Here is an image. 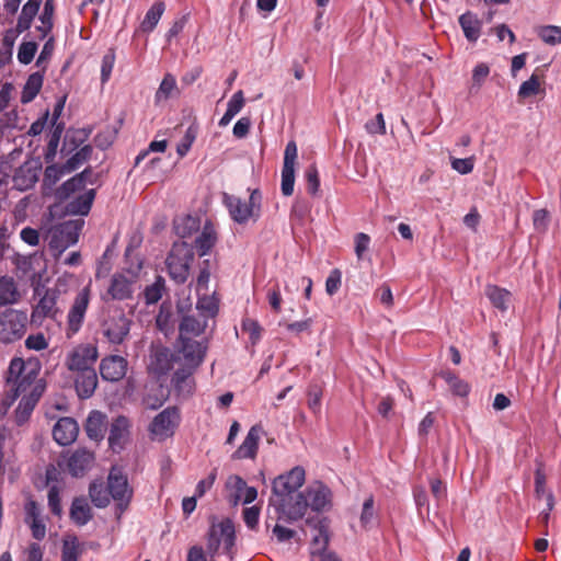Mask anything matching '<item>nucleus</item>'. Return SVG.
<instances>
[{
  "mask_svg": "<svg viewBox=\"0 0 561 561\" xmlns=\"http://www.w3.org/2000/svg\"><path fill=\"white\" fill-rule=\"evenodd\" d=\"M217 241V233L214 226L207 222L201 234L195 240V248L201 256L206 255Z\"/></svg>",
  "mask_w": 561,
  "mask_h": 561,
  "instance_id": "nucleus-35",
  "label": "nucleus"
},
{
  "mask_svg": "<svg viewBox=\"0 0 561 561\" xmlns=\"http://www.w3.org/2000/svg\"><path fill=\"white\" fill-rule=\"evenodd\" d=\"M196 310L201 318L213 320L218 313V299L215 295L209 296L207 293H202L198 295Z\"/></svg>",
  "mask_w": 561,
  "mask_h": 561,
  "instance_id": "nucleus-36",
  "label": "nucleus"
},
{
  "mask_svg": "<svg viewBox=\"0 0 561 561\" xmlns=\"http://www.w3.org/2000/svg\"><path fill=\"white\" fill-rule=\"evenodd\" d=\"M306 480L305 469L300 466L294 467L287 473L278 476L273 482V494L276 500H273V504L277 507L280 513V505L288 501L289 497L296 496L294 494Z\"/></svg>",
  "mask_w": 561,
  "mask_h": 561,
  "instance_id": "nucleus-6",
  "label": "nucleus"
},
{
  "mask_svg": "<svg viewBox=\"0 0 561 561\" xmlns=\"http://www.w3.org/2000/svg\"><path fill=\"white\" fill-rule=\"evenodd\" d=\"M65 174H68V172H66V171H65V167H64V164H62V165H57V164L48 165V167L45 169V172H44V182H45L47 185H54V184H56V183L61 179V176H64Z\"/></svg>",
  "mask_w": 561,
  "mask_h": 561,
  "instance_id": "nucleus-60",
  "label": "nucleus"
},
{
  "mask_svg": "<svg viewBox=\"0 0 561 561\" xmlns=\"http://www.w3.org/2000/svg\"><path fill=\"white\" fill-rule=\"evenodd\" d=\"M84 547L76 535H67L62 539L61 561H79L83 554Z\"/></svg>",
  "mask_w": 561,
  "mask_h": 561,
  "instance_id": "nucleus-32",
  "label": "nucleus"
},
{
  "mask_svg": "<svg viewBox=\"0 0 561 561\" xmlns=\"http://www.w3.org/2000/svg\"><path fill=\"white\" fill-rule=\"evenodd\" d=\"M316 534L312 536L311 545H310V561H317V556L328 550L329 545V533L325 525L319 523V526L316 527Z\"/></svg>",
  "mask_w": 561,
  "mask_h": 561,
  "instance_id": "nucleus-38",
  "label": "nucleus"
},
{
  "mask_svg": "<svg viewBox=\"0 0 561 561\" xmlns=\"http://www.w3.org/2000/svg\"><path fill=\"white\" fill-rule=\"evenodd\" d=\"M176 91H178V85H176L175 77L171 73H167L164 76V78L162 79V81L156 92L154 100L157 103L167 101Z\"/></svg>",
  "mask_w": 561,
  "mask_h": 561,
  "instance_id": "nucleus-46",
  "label": "nucleus"
},
{
  "mask_svg": "<svg viewBox=\"0 0 561 561\" xmlns=\"http://www.w3.org/2000/svg\"><path fill=\"white\" fill-rule=\"evenodd\" d=\"M365 128L367 133L375 135H383L386 134V123L383 119V115L381 113H378L376 117L365 124Z\"/></svg>",
  "mask_w": 561,
  "mask_h": 561,
  "instance_id": "nucleus-64",
  "label": "nucleus"
},
{
  "mask_svg": "<svg viewBox=\"0 0 561 561\" xmlns=\"http://www.w3.org/2000/svg\"><path fill=\"white\" fill-rule=\"evenodd\" d=\"M89 495L96 507H106L110 503V492L102 483L93 482L89 488Z\"/></svg>",
  "mask_w": 561,
  "mask_h": 561,
  "instance_id": "nucleus-47",
  "label": "nucleus"
},
{
  "mask_svg": "<svg viewBox=\"0 0 561 561\" xmlns=\"http://www.w3.org/2000/svg\"><path fill=\"white\" fill-rule=\"evenodd\" d=\"M195 370V367L183 365L176 368L172 377V385L180 396L188 397L193 393L195 387L193 374Z\"/></svg>",
  "mask_w": 561,
  "mask_h": 561,
  "instance_id": "nucleus-20",
  "label": "nucleus"
},
{
  "mask_svg": "<svg viewBox=\"0 0 561 561\" xmlns=\"http://www.w3.org/2000/svg\"><path fill=\"white\" fill-rule=\"evenodd\" d=\"M172 368V358L168 350H157L149 364V369L157 376L165 375Z\"/></svg>",
  "mask_w": 561,
  "mask_h": 561,
  "instance_id": "nucleus-37",
  "label": "nucleus"
},
{
  "mask_svg": "<svg viewBox=\"0 0 561 561\" xmlns=\"http://www.w3.org/2000/svg\"><path fill=\"white\" fill-rule=\"evenodd\" d=\"M114 64L115 53L113 49H108L107 53L102 57L101 62V81L103 84L110 80Z\"/></svg>",
  "mask_w": 561,
  "mask_h": 561,
  "instance_id": "nucleus-57",
  "label": "nucleus"
},
{
  "mask_svg": "<svg viewBox=\"0 0 561 561\" xmlns=\"http://www.w3.org/2000/svg\"><path fill=\"white\" fill-rule=\"evenodd\" d=\"M42 391L37 387L28 394L24 396L14 411V421L21 426L24 425L31 417L34 408L36 407Z\"/></svg>",
  "mask_w": 561,
  "mask_h": 561,
  "instance_id": "nucleus-25",
  "label": "nucleus"
},
{
  "mask_svg": "<svg viewBox=\"0 0 561 561\" xmlns=\"http://www.w3.org/2000/svg\"><path fill=\"white\" fill-rule=\"evenodd\" d=\"M37 51V44L35 42H23L18 50V60L23 65H28L34 59Z\"/></svg>",
  "mask_w": 561,
  "mask_h": 561,
  "instance_id": "nucleus-56",
  "label": "nucleus"
},
{
  "mask_svg": "<svg viewBox=\"0 0 561 561\" xmlns=\"http://www.w3.org/2000/svg\"><path fill=\"white\" fill-rule=\"evenodd\" d=\"M164 282L161 277L145 289V300L148 305L158 302L162 297Z\"/></svg>",
  "mask_w": 561,
  "mask_h": 561,
  "instance_id": "nucleus-54",
  "label": "nucleus"
},
{
  "mask_svg": "<svg viewBox=\"0 0 561 561\" xmlns=\"http://www.w3.org/2000/svg\"><path fill=\"white\" fill-rule=\"evenodd\" d=\"M133 284L122 274L113 275L107 289V295L114 300H125L131 297Z\"/></svg>",
  "mask_w": 561,
  "mask_h": 561,
  "instance_id": "nucleus-30",
  "label": "nucleus"
},
{
  "mask_svg": "<svg viewBox=\"0 0 561 561\" xmlns=\"http://www.w3.org/2000/svg\"><path fill=\"white\" fill-rule=\"evenodd\" d=\"M180 415L175 408H167L150 424V433L154 439L163 440L173 435Z\"/></svg>",
  "mask_w": 561,
  "mask_h": 561,
  "instance_id": "nucleus-14",
  "label": "nucleus"
},
{
  "mask_svg": "<svg viewBox=\"0 0 561 561\" xmlns=\"http://www.w3.org/2000/svg\"><path fill=\"white\" fill-rule=\"evenodd\" d=\"M41 167L35 161H27L15 170L13 175V187L19 191H26L34 186L38 180Z\"/></svg>",
  "mask_w": 561,
  "mask_h": 561,
  "instance_id": "nucleus-17",
  "label": "nucleus"
},
{
  "mask_svg": "<svg viewBox=\"0 0 561 561\" xmlns=\"http://www.w3.org/2000/svg\"><path fill=\"white\" fill-rule=\"evenodd\" d=\"M106 424L107 421L104 413L96 410L91 411L84 425L88 437L95 442L102 440L105 435Z\"/></svg>",
  "mask_w": 561,
  "mask_h": 561,
  "instance_id": "nucleus-26",
  "label": "nucleus"
},
{
  "mask_svg": "<svg viewBox=\"0 0 561 561\" xmlns=\"http://www.w3.org/2000/svg\"><path fill=\"white\" fill-rule=\"evenodd\" d=\"M57 297L55 289H46L32 312V319L37 321L46 317L54 318L57 313Z\"/></svg>",
  "mask_w": 561,
  "mask_h": 561,
  "instance_id": "nucleus-24",
  "label": "nucleus"
},
{
  "mask_svg": "<svg viewBox=\"0 0 561 561\" xmlns=\"http://www.w3.org/2000/svg\"><path fill=\"white\" fill-rule=\"evenodd\" d=\"M91 174L92 172L89 169H85L81 173L66 181L59 188V195L67 197L77 191L83 190L85 187L87 179L91 176Z\"/></svg>",
  "mask_w": 561,
  "mask_h": 561,
  "instance_id": "nucleus-43",
  "label": "nucleus"
},
{
  "mask_svg": "<svg viewBox=\"0 0 561 561\" xmlns=\"http://www.w3.org/2000/svg\"><path fill=\"white\" fill-rule=\"evenodd\" d=\"M127 370V360L123 356L111 355L104 357L100 364V374L104 380L118 381L123 379Z\"/></svg>",
  "mask_w": 561,
  "mask_h": 561,
  "instance_id": "nucleus-16",
  "label": "nucleus"
},
{
  "mask_svg": "<svg viewBox=\"0 0 561 561\" xmlns=\"http://www.w3.org/2000/svg\"><path fill=\"white\" fill-rule=\"evenodd\" d=\"M196 136H197V127L191 125L186 129L183 138L181 139L180 144L176 147V152L180 157L186 156V153L190 151L193 142L195 141Z\"/></svg>",
  "mask_w": 561,
  "mask_h": 561,
  "instance_id": "nucleus-52",
  "label": "nucleus"
},
{
  "mask_svg": "<svg viewBox=\"0 0 561 561\" xmlns=\"http://www.w3.org/2000/svg\"><path fill=\"white\" fill-rule=\"evenodd\" d=\"M164 3L156 2L151 5V8L147 11L141 24L140 30L145 33H150L157 26L160 21L163 12H164Z\"/></svg>",
  "mask_w": 561,
  "mask_h": 561,
  "instance_id": "nucleus-44",
  "label": "nucleus"
},
{
  "mask_svg": "<svg viewBox=\"0 0 561 561\" xmlns=\"http://www.w3.org/2000/svg\"><path fill=\"white\" fill-rule=\"evenodd\" d=\"M199 229V221L193 216H183L174 220L175 233L181 238L190 237Z\"/></svg>",
  "mask_w": 561,
  "mask_h": 561,
  "instance_id": "nucleus-45",
  "label": "nucleus"
},
{
  "mask_svg": "<svg viewBox=\"0 0 561 561\" xmlns=\"http://www.w3.org/2000/svg\"><path fill=\"white\" fill-rule=\"evenodd\" d=\"M43 73L37 71L30 75L21 94V102L24 104L32 102L39 93L43 85Z\"/></svg>",
  "mask_w": 561,
  "mask_h": 561,
  "instance_id": "nucleus-39",
  "label": "nucleus"
},
{
  "mask_svg": "<svg viewBox=\"0 0 561 561\" xmlns=\"http://www.w3.org/2000/svg\"><path fill=\"white\" fill-rule=\"evenodd\" d=\"M208 325V320L205 318H196L195 316L183 317L180 323V339H192L204 333Z\"/></svg>",
  "mask_w": 561,
  "mask_h": 561,
  "instance_id": "nucleus-29",
  "label": "nucleus"
},
{
  "mask_svg": "<svg viewBox=\"0 0 561 561\" xmlns=\"http://www.w3.org/2000/svg\"><path fill=\"white\" fill-rule=\"evenodd\" d=\"M131 321L123 310L115 309L110 312L101 324L103 336L111 343L119 345L128 336Z\"/></svg>",
  "mask_w": 561,
  "mask_h": 561,
  "instance_id": "nucleus-11",
  "label": "nucleus"
},
{
  "mask_svg": "<svg viewBox=\"0 0 561 561\" xmlns=\"http://www.w3.org/2000/svg\"><path fill=\"white\" fill-rule=\"evenodd\" d=\"M180 342L181 346L173 360L179 365L197 368L206 354V343L193 339H180Z\"/></svg>",
  "mask_w": 561,
  "mask_h": 561,
  "instance_id": "nucleus-13",
  "label": "nucleus"
},
{
  "mask_svg": "<svg viewBox=\"0 0 561 561\" xmlns=\"http://www.w3.org/2000/svg\"><path fill=\"white\" fill-rule=\"evenodd\" d=\"M539 37L549 45L561 43V27L556 25H547L539 30Z\"/></svg>",
  "mask_w": 561,
  "mask_h": 561,
  "instance_id": "nucleus-55",
  "label": "nucleus"
},
{
  "mask_svg": "<svg viewBox=\"0 0 561 561\" xmlns=\"http://www.w3.org/2000/svg\"><path fill=\"white\" fill-rule=\"evenodd\" d=\"M260 507L256 505L244 508L243 520L248 528L255 529L259 524Z\"/></svg>",
  "mask_w": 561,
  "mask_h": 561,
  "instance_id": "nucleus-63",
  "label": "nucleus"
},
{
  "mask_svg": "<svg viewBox=\"0 0 561 561\" xmlns=\"http://www.w3.org/2000/svg\"><path fill=\"white\" fill-rule=\"evenodd\" d=\"M413 497L417 512L421 516L430 515V504L427 500L426 490L424 486H415L413 490Z\"/></svg>",
  "mask_w": 561,
  "mask_h": 561,
  "instance_id": "nucleus-53",
  "label": "nucleus"
},
{
  "mask_svg": "<svg viewBox=\"0 0 561 561\" xmlns=\"http://www.w3.org/2000/svg\"><path fill=\"white\" fill-rule=\"evenodd\" d=\"M79 433V426L72 417H61L53 428V437L61 446L72 444Z\"/></svg>",
  "mask_w": 561,
  "mask_h": 561,
  "instance_id": "nucleus-19",
  "label": "nucleus"
},
{
  "mask_svg": "<svg viewBox=\"0 0 561 561\" xmlns=\"http://www.w3.org/2000/svg\"><path fill=\"white\" fill-rule=\"evenodd\" d=\"M59 472L55 467H50L46 470V479L48 489V506L53 514L60 516L62 508L60 504V492L61 485L58 483Z\"/></svg>",
  "mask_w": 561,
  "mask_h": 561,
  "instance_id": "nucleus-23",
  "label": "nucleus"
},
{
  "mask_svg": "<svg viewBox=\"0 0 561 561\" xmlns=\"http://www.w3.org/2000/svg\"><path fill=\"white\" fill-rule=\"evenodd\" d=\"M28 318L26 311L7 309L0 313V342L12 343L25 334Z\"/></svg>",
  "mask_w": 561,
  "mask_h": 561,
  "instance_id": "nucleus-8",
  "label": "nucleus"
},
{
  "mask_svg": "<svg viewBox=\"0 0 561 561\" xmlns=\"http://www.w3.org/2000/svg\"><path fill=\"white\" fill-rule=\"evenodd\" d=\"M321 389L317 386H311L308 390V407L316 414L321 410Z\"/></svg>",
  "mask_w": 561,
  "mask_h": 561,
  "instance_id": "nucleus-62",
  "label": "nucleus"
},
{
  "mask_svg": "<svg viewBox=\"0 0 561 561\" xmlns=\"http://www.w3.org/2000/svg\"><path fill=\"white\" fill-rule=\"evenodd\" d=\"M224 204L233 221L244 225L250 220H257L261 216L262 194L259 190L251 191L248 199L239 196L224 194Z\"/></svg>",
  "mask_w": 561,
  "mask_h": 561,
  "instance_id": "nucleus-4",
  "label": "nucleus"
},
{
  "mask_svg": "<svg viewBox=\"0 0 561 561\" xmlns=\"http://www.w3.org/2000/svg\"><path fill=\"white\" fill-rule=\"evenodd\" d=\"M91 300L90 284L84 286L75 297L67 313V335L71 336L80 331Z\"/></svg>",
  "mask_w": 561,
  "mask_h": 561,
  "instance_id": "nucleus-12",
  "label": "nucleus"
},
{
  "mask_svg": "<svg viewBox=\"0 0 561 561\" xmlns=\"http://www.w3.org/2000/svg\"><path fill=\"white\" fill-rule=\"evenodd\" d=\"M541 92L540 81L536 75L524 81L518 89V96L526 99Z\"/></svg>",
  "mask_w": 561,
  "mask_h": 561,
  "instance_id": "nucleus-50",
  "label": "nucleus"
},
{
  "mask_svg": "<svg viewBox=\"0 0 561 561\" xmlns=\"http://www.w3.org/2000/svg\"><path fill=\"white\" fill-rule=\"evenodd\" d=\"M19 299V291L13 278L3 276L0 278V306L15 304Z\"/></svg>",
  "mask_w": 561,
  "mask_h": 561,
  "instance_id": "nucleus-42",
  "label": "nucleus"
},
{
  "mask_svg": "<svg viewBox=\"0 0 561 561\" xmlns=\"http://www.w3.org/2000/svg\"><path fill=\"white\" fill-rule=\"evenodd\" d=\"M75 387L81 399H89L93 396L98 386L95 369L75 374Z\"/></svg>",
  "mask_w": 561,
  "mask_h": 561,
  "instance_id": "nucleus-27",
  "label": "nucleus"
},
{
  "mask_svg": "<svg viewBox=\"0 0 561 561\" xmlns=\"http://www.w3.org/2000/svg\"><path fill=\"white\" fill-rule=\"evenodd\" d=\"M485 295L493 307L501 311H506L508 309L512 295L505 288H501L496 285H488L485 288Z\"/></svg>",
  "mask_w": 561,
  "mask_h": 561,
  "instance_id": "nucleus-34",
  "label": "nucleus"
},
{
  "mask_svg": "<svg viewBox=\"0 0 561 561\" xmlns=\"http://www.w3.org/2000/svg\"><path fill=\"white\" fill-rule=\"evenodd\" d=\"M43 0H27V2L23 5L21 14L18 19V23L20 31H27L34 18L37 15L39 7Z\"/></svg>",
  "mask_w": 561,
  "mask_h": 561,
  "instance_id": "nucleus-41",
  "label": "nucleus"
},
{
  "mask_svg": "<svg viewBox=\"0 0 561 561\" xmlns=\"http://www.w3.org/2000/svg\"><path fill=\"white\" fill-rule=\"evenodd\" d=\"M107 489L111 497L116 502L117 515L121 516L128 507L133 497V489L128 484V480L123 470L113 467L107 478Z\"/></svg>",
  "mask_w": 561,
  "mask_h": 561,
  "instance_id": "nucleus-9",
  "label": "nucleus"
},
{
  "mask_svg": "<svg viewBox=\"0 0 561 561\" xmlns=\"http://www.w3.org/2000/svg\"><path fill=\"white\" fill-rule=\"evenodd\" d=\"M225 486L229 493V502L233 506L240 504L242 500V493L247 488V482L240 476L231 474L227 478Z\"/></svg>",
  "mask_w": 561,
  "mask_h": 561,
  "instance_id": "nucleus-40",
  "label": "nucleus"
},
{
  "mask_svg": "<svg viewBox=\"0 0 561 561\" xmlns=\"http://www.w3.org/2000/svg\"><path fill=\"white\" fill-rule=\"evenodd\" d=\"M262 434V427L260 425L252 426L243 443L240 445V447L234 451L232 457L234 459H253L256 456L259 442Z\"/></svg>",
  "mask_w": 561,
  "mask_h": 561,
  "instance_id": "nucleus-21",
  "label": "nucleus"
},
{
  "mask_svg": "<svg viewBox=\"0 0 561 561\" xmlns=\"http://www.w3.org/2000/svg\"><path fill=\"white\" fill-rule=\"evenodd\" d=\"M331 502V490L322 482L317 481L311 483L304 492L297 493L295 499L289 497L287 502L283 503L278 518L294 522L302 518L308 508L314 512L329 510Z\"/></svg>",
  "mask_w": 561,
  "mask_h": 561,
  "instance_id": "nucleus-1",
  "label": "nucleus"
},
{
  "mask_svg": "<svg viewBox=\"0 0 561 561\" xmlns=\"http://www.w3.org/2000/svg\"><path fill=\"white\" fill-rule=\"evenodd\" d=\"M70 518L78 526H84L92 518V511L84 497H76L70 507Z\"/></svg>",
  "mask_w": 561,
  "mask_h": 561,
  "instance_id": "nucleus-33",
  "label": "nucleus"
},
{
  "mask_svg": "<svg viewBox=\"0 0 561 561\" xmlns=\"http://www.w3.org/2000/svg\"><path fill=\"white\" fill-rule=\"evenodd\" d=\"M94 197V190L91 188L84 191L82 194L68 202V204L66 205L67 213L70 215H88L91 209Z\"/></svg>",
  "mask_w": 561,
  "mask_h": 561,
  "instance_id": "nucleus-31",
  "label": "nucleus"
},
{
  "mask_svg": "<svg viewBox=\"0 0 561 561\" xmlns=\"http://www.w3.org/2000/svg\"><path fill=\"white\" fill-rule=\"evenodd\" d=\"M99 352L94 344L85 343L75 346L66 356L65 366L73 375L95 369Z\"/></svg>",
  "mask_w": 561,
  "mask_h": 561,
  "instance_id": "nucleus-10",
  "label": "nucleus"
},
{
  "mask_svg": "<svg viewBox=\"0 0 561 561\" xmlns=\"http://www.w3.org/2000/svg\"><path fill=\"white\" fill-rule=\"evenodd\" d=\"M83 226L84 220L78 218L55 225L47 231L45 241L55 259H59L68 248L78 242Z\"/></svg>",
  "mask_w": 561,
  "mask_h": 561,
  "instance_id": "nucleus-2",
  "label": "nucleus"
},
{
  "mask_svg": "<svg viewBox=\"0 0 561 561\" xmlns=\"http://www.w3.org/2000/svg\"><path fill=\"white\" fill-rule=\"evenodd\" d=\"M444 379L455 394L465 397L469 393L470 388L468 383L465 382L459 377H457L456 375L451 373H446L444 374Z\"/></svg>",
  "mask_w": 561,
  "mask_h": 561,
  "instance_id": "nucleus-51",
  "label": "nucleus"
},
{
  "mask_svg": "<svg viewBox=\"0 0 561 561\" xmlns=\"http://www.w3.org/2000/svg\"><path fill=\"white\" fill-rule=\"evenodd\" d=\"M25 369L26 363L22 358H12L7 374V385L10 387V389L7 391L5 398L3 399L4 404L11 405L20 396V393L25 391L26 387L32 382V380L36 378V367L28 373H25Z\"/></svg>",
  "mask_w": 561,
  "mask_h": 561,
  "instance_id": "nucleus-5",
  "label": "nucleus"
},
{
  "mask_svg": "<svg viewBox=\"0 0 561 561\" xmlns=\"http://www.w3.org/2000/svg\"><path fill=\"white\" fill-rule=\"evenodd\" d=\"M236 545V531L233 523L230 519H224L214 523L207 534V542L205 552L210 558L228 556L233 558V548Z\"/></svg>",
  "mask_w": 561,
  "mask_h": 561,
  "instance_id": "nucleus-3",
  "label": "nucleus"
},
{
  "mask_svg": "<svg viewBox=\"0 0 561 561\" xmlns=\"http://www.w3.org/2000/svg\"><path fill=\"white\" fill-rule=\"evenodd\" d=\"M451 168L460 174H469L474 168V157L450 158Z\"/></svg>",
  "mask_w": 561,
  "mask_h": 561,
  "instance_id": "nucleus-59",
  "label": "nucleus"
},
{
  "mask_svg": "<svg viewBox=\"0 0 561 561\" xmlns=\"http://www.w3.org/2000/svg\"><path fill=\"white\" fill-rule=\"evenodd\" d=\"M53 15H54V1L46 0L44 9L39 15L41 25L37 30L41 32V37L44 38L50 32L53 27Z\"/></svg>",
  "mask_w": 561,
  "mask_h": 561,
  "instance_id": "nucleus-48",
  "label": "nucleus"
},
{
  "mask_svg": "<svg viewBox=\"0 0 561 561\" xmlns=\"http://www.w3.org/2000/svg\"><path fill=\"white\" fill-rule=\"evenodd\" d=\"M370 247V237L367 233L358 232L354 237V251L358 262L369 261L370 257L367 255Z\"/></svg>",
  "mask_w": 561,
  "mask_h": 561,
  "instance_id": "nucleus-49",
  "label": "nucleus"
},
{
  "mask_svg": "<svg viewBox=\"0 0 561 561\" xmlns=\"http://www.w3.org/2000/svg\"><path fill=\"white\" fill-rule=\"evenodd\" d=\"M242 330L249 334L252 344H256L261 339L262 327L256 320L247 318L242 321Z\"/></svg>",
  "mask_w": 561,
  "mask_h": 561,
  "instance_id": "nucleus-58",
  "label": "nucleus"
},
{
  "mask_svg": "<svg viewBox=\"0 0 561 561\" xmlns=\"http://www.w3.org/2000/svg\"><path fill=\"white\" fill-rule=\"evenodd\" d=\"M94 462L93 453L89 451L85 448L77 449L71 454L68 459V469L70 473L75 477L83 476L85 471H88Z\"/></svg>",
  "mask_w": 561,
  "mask_h": 561,
  "instance_id": "nucleus-22",
  "label": "nucleus"
},
{
  "mask_svg": "<svg viewBox=\"0 0 561 561\" xmlns=\"http://www.w3.org/2000/svg\"><path fill=\"white\" fill-rule=\"evenodd\" d=\"M129 421L125 416L116 417L110 428L108 444L113 451H121L129 439Z\"/></svg>",
  "mask_w": 561,
  "mask_h": 561,
  "instance_id": "nucleus-18",
  "label": "nucleus"
},
{
  "mask_svg": "<svg viewBox=\"0 0 561 561\" xmlns=\"http://www.w3.org/2000/svg\"><path fill=\"white\" fill-rule=\"evenodd\" d=\"M25 346L28 350L43 351L48 347V342L43 333H36L26 337Z\"/></svg>",
  "mask_w": 561,
  "mask_h": 561,
  "instance_id": "nucleus-61",
  "label": "nucleus"
},
{
  "mask_svg": "<svg viewBox=\"0 0 561 561\" xmlns=\"http://www.w3.org/2000/svg\"><path fill=\"white\" fill-rule=\"evenodd\" d=\"M459 25L463 32L465 37L471 42L476 43L482 30V21L477 16V14L467 11L466 13L459 16Z\"/></svg>",
  "mask_w": 561,
  "mask_h": 561,
  "instance_id": "nucleus-28",
  "label": "nucleus"
},
{
  "mask_svg": "<svg viewBox=\"0 0 561 561\" xmlns=\"http://www.w3.org/2000/svg\"><path fill=\"white\" fill-rule=\"evenodd\" d=\"M297 159V145L289 141L284 152V163L282 169L280 190L283 195L290 196L295 186V164Z\"/></svg>",
  "mask_w": 561,
  "mask_h": 561,
  "instance_id": "nucleus-15",
  "label": "nucleus"
},
{
  "mask_svg": "<svg viewBox=\"0 0 561 561\" xmlns=\"http://www.w3.org/2000/svg\"><path fill=\"white\" fill-rule=\"evenodd\" d=\"M193 260L192 248L185 241L175 242L169 253L165 264L170 277L178 284L186 282L190 264Z\"/></svg>",
  "mask_w": 561,
  "mask_h": 561,
  "instance_id": "nucleus-7",
  "label": "nucleus"
}]
</instances>
